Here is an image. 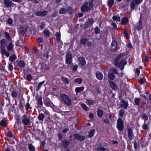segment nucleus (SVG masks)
Masks as SVG:
<instances>
[{"label":"nucleus","mask_w":151,"mask_h":151,"mask_svg":"<svg viewBox=\"0 0 151 151\" xmlns=\"http://www.w3.org/2000/svg\"><path fill=\"white\" fill-rule=\"evenodd\" d=\"M59 100L61 103H64L68 106L71 105V99L69 97L65 94H61L60 95Z\"/></svg>","instance_id":"nucleus-1"},{"label":"nucleus","mask_w":151,"mask_h":151,"mask_svg":"<svg viewBox=\"0 0 151 151\" xmlns=\"http://www.w3.org/2000/svg\"><path fill=\"white\" fill-rule=\"evenodd\" d=\"M114 63L116 67H119L121 69L123 70L124 65L126 64L127 62L125 60L120 61L119 58H117L114 61Z\"/></svg>","instance_id":"nucleus-2"},{"label":"nucleus","mask_w":151,"mask_h":151,"mask_svg":"<svg viewBox=\"0 0 151 151\" xmlns=\"http://www.w3.org/2000/svg\"><path fill=\"white\" fill-rule=\"evenodd\" d=\"M93 2L89 0L88 2H86L81 7V9H91L93 6Z\"/></svg>","instance_id":"nucleus-3"},{"label":"nucleus","mask_w":151,"mask_h":151,"mask_svg":"<svg viewBox=\"0 0 151 151\" xmlns=\"http://www.w3.org/2000/svg\"><path fill=\"white\" fill-rule=\"evenodd\" d=\"M143 0H132L130 4L131 9H135L142 2Z\"/></svg>","instance_id":"nucleus-4"},{"label":"nucleus","mask_w":151,"mask_h":151,"mask_svg":"<svg viewBox=\"0 0 151 151\" xmlns=\"http://www.w3.org/2000/svg\"><path fill=\"white\" fill-rule=\"evenodd\" d=\"M116 127L119 131H122L124 129V123L122 120L120 118H119L117 120Z\"/></svg>","instance_id":"nucleus-5"},{"label":"nucleus","mask_w":151,"mask_h":151,"mask_svg":"<svg viewBox=\"0 0 151 151\" xmlns=\"http://www.w3.org/2000/svg\"><path fill=\"white\" fill-rule=\"evenodd\" d=\"M22 123L24 125H27L30 123V119L29 118L24 115L22 116Z\"/></svg>","instance_id":"nucleus-6"},{"label":"nucleus","mask_w":151,"mask_h":151,"mask_svg":"<svg viewBox=\"0 0 151 151\" xmlns=\"http://www.w3.org/2000/svg\"><path fill=\"white\" fill-rule=\"evenodd\" d=\"M117 46V43L116 41H112L110 47L111 49L112 52H114L116 51Z\"/></svg>","instance_id":"nucleus-7"},{"label":"nucleus","mask_w":151,"mask_h":151,"mask_svg":"<svg viewBox=\"0 0 151 151\" xmlns=\"http://www.w3.org/2000/svg\"><path fill=\"white\" fill-rule=\"evenodd\" d=\"M72 56L70 53H68L66 55V63L68 64H70L71 62Z\"/></svg>","instance_id":"nucleus-8"},{"label":"nucleus","mask_w":151,"mask_h":151,"mask_svg":"<svg viewBox=\"0 0 151 151\" xmlns=\"http://www.w3.org/2000/svg\"><path fill=\"white\" fill-rule=\"evenodd\" d=\"M93 23V20L92 18L89 19L85 23L84 25V28H87L90 25L92 24Z\"/></svg>","instance_id":"nucleus-9"},{"label":"nucleus","mask_w":151,"mask_h":151,"mask_svg":"<svg viewBox=\"0 0 151 151\" xmlns=\"http://www.w3.org/2000/svg\"><path fill=\"white\" fill-rule=\"evenodd\" d=\"M27 27L26 26H22L19 29L20 32L22 35L24 34L26 32Z\"/></svg>","instance_id":"nucleus-10"},{"label":"nucleus","mask_w":151,"mask_h":151,"mask_svg":"<svg viewBox=\"0 0 151 151\" xmlns=\"http://www.w3.org/2000/svg\"><path fill=\"white\" fill-rule=\"evenodd\" d=\"M109 84L110 87L113 90H116L117 88V85L113 81H109Z\"/></svg>","instance_id":"nucleus-11"},{"label":"nucleus","mask_w":151,"mask_h":151,"mask_svg":"<svg viewBox=\"0 0 151 151\" xmlns=\"http://www.w3.org/2000/svg\"><path fill=\"white\" fill-rule=\"evenodd\" d=\"M80 43L87 46H90L91 45V42H88V40L86 39H82L81 40Z\"/></svg>","instance_id":"nucleus-12"},{"label":"nucleus","mask_w":151,"mask_h":151,"mask_svg":"<svg viewBox=\"0 0 151 151\" xmlns=\"http://www.w3.org/2000/svg\"><path fill=\"white\" fill-rule=\"evenodd\" d=\"M74 136L76 139L79 141L84 140L85 138L84 136H81L78 134H75Z\"/></svg>","instance_id":"nucleus-13"},{"label":"nucleus","mask_w":151,"mask_h":151,"mask_svg":"<svg viewBox=\"0 0 151 151\" xmlns=\"http://www.w3.org/2000/svg\"><path fill=\"white\" fill-rule=\"evenodd\" d=\"M79 64L82 66L85 65L86 64L85 59L83 57H80L79 58Z\"/></svg>","instance_id":"nucleus-14"},{"label":"nucleus","mask_w":151,"mask_h":151,"mask_svg":"<svg viewBox=\"0 0 151 151\" xmlns=\"http://www.w3.org/2000/svg\"><path fill=\"white\" fill-rule=\"evenodd\" d=\"M128 137L129 139H131L134 136V134L132 132V130L131 129H128Z\"/></svg>","instance_id":"nucleus-15"},{"label":"nucleus","mask_w":151,"mask_h":151,"mask_svg":"<svg viewBox=\"0 0 151 151\" xmlns=\"http://www.w3.org/2000/svg\"><path fill=\"white\" fill-rule=\"evenodd\" d=\"M47 14V12L45 11H43L42 12L39 11L37 12L36 13V14L37 16H43L46 15Z\"/></svg>","instance_id":"nucleus-16"},{"label":"nucleus","mask_w":151,"mask_h":151,"mask_svg":"<svg viewBox=\"0 0 151 151\" xmlns=\"http://www.w3.org/2000/svg\"><path fill=\"white\" fill-rule=\"evenodd\" d=\"M142 21L140 17L138 23V25L137 26V29L139 30H141L143 28V26L142 24Z\"/></svg>","instance_id":"nucleus-17"},{"label":"nucleus","mask_w":151,"mask_h":151,"mask_svg":"<svg viewBox=\"0 0 151 151\" xmlns=\"http://www.w3.org/2000/svg\"><path fill=\"white\" fill-rule=\"evenodd\" d=\"M96 76L97 78L99 80H102L103 78V76L102 74L99 71L96 73Z\"/></svg>","instance_id":"nucleus-18"},{"label":"nucleus","mask_w":151,"mask_h":151,"mask_svg":"<svg viewBox=\"0 0 151 151\" xmlns=\"http://www.w3.org/2000/svg\"><path fill=\"white\" fill-rule=\"evenodd\" d=\"M1 53L3 55H5L6 57L9 56L10 54L9 52L6 51L4 49H2L1 50Z\"/></svg>","instance_id":"nucleus-19"},{"label":"nucleus","mask_w":151,"mask_h":151,"mask_svg":"<svg viewBox=\"0 0 151 151\" xmlns=\"http://www.w3.org/2000/svg\"><path fill=\"white\" fill-rule=\"evenodd\" d=\"M4 4L8 7L11 6L12 5V2L9 0H4Z\"/></svg>","instance_id":"nucleus-20"},{"label":"nucleus","mask_w":151,"mask_h":151,"mask_svg":"<svg viewBox=\"0 0 151 151\" xmlns=\"http://www.w3.org/2000/svg\"><path fill=\"white\" fill-rule=\"evenodd\" d=\"M128 104L124 100L122 101L121 106L122 107L124 108L125 109H126L128 106Z\"/></svg>","instance_id":"nucleus-21"},{"label":"nucleus","mask_w":151,"mask_h":151,"mask_svg":"<svg viewBox=\"0 0 151 151\" xmlns=\"http://www.w3.org/2000/svg\"><path fill=\"white\" fill-rule=\"evenodd\" d=\"M1 46L2 47H4L6 46L7 45L6 41L5 39H2L0 42Z\"/></svg>","instance_id":"nucleus-22"},{"label":"nucleus","mask_w":151,"mask_h":151,"mask_svg":"<svg viewBox=\"0 0 151 151\" xmlns=\"http://www.w3.org/2000/svg\"><path fill=\"white\" fill-rule=\"evenodd\" d=\"M84 89V87L83 86L77 87L75 89V91L76 93H80L83 91Z\"/></svg>","instance_id":"nucleus-23"},{"label":"nucleus","mask_w":151,"mask_h":151,"mask_svg":"<svg viewBox=\"0 0 151 151\" xmlns=\"http://www.w3.org/2000/svg\"><path fill=\"white\" fill-rule=\"evenodd\" d=\"M86 102L87 104L89 105H91L94 104L95 102V101L92 100L88 99L86 100Z\"/></svg>","instance_id":"nucleus-24"},{"label":"nucleus","mask_w":151,"mask_h":151,"mask_svg":"<svg viewBox=\"0 0 151 151\" xmlns=\"http://www.w3.org/2000/svg\"><path fill=\"white\" fill-rule=\"evenodd\" d=\"M128 21V19L126 17H124L122 21V24L123 25L126 24Z\"/></svg>","instance_id":"nucleus-25"},{"label":"nucleus","mask_w":151,"mask_h":151,"mask_svg":"<svg viewBox=\"0 0 151 151\" xmlns=\"http://www.w3.org/2000/svg\"><path fill=\"white\" fill-rule=\"evenodd\" d=\"M17 58V57L15 55H13L9 57V59L10 61L13 62Z\"/></svg>","instance_id":"nucleus-26"},{"label":"nucleus","mask_w":151,"mask_h":151,"mask_svg":"<svg viewBox=\"0 0 151 151\" xmlns=\"http://www.w3.org/2000/svg\"><path fill=\"white\" fill-rule=\"evenodd\" d=\"M108 77L110 79L113 80L114 79V76L113 73L109 72L108 73Z\"/></svg>","instance_id":"nucleus-27"},{"label":"nucleus","mask_w":151,"mask_h":151,"mask_svg":"<svg viewBox=\"0 0 151 151\" xmlns=\"http://www.w3.org/2000/svg\"><path fill=\"white\" fill-rule=\"evenodd\" d=\"M45 118L44 115L42 114H39L38 117V119L40 121H42Z\"/></svg>","instance_id":"nucleus-28"},{"label":"nucleus","mask_w":151,"mask_h":151,"mask_svg":"<svg viewBox=\"0 0 151 151\" xmlns=\"http://www.w3.org/2000/svg\"><path fill=\"white\" fill-rule=\"evenodd\" d=\"M24 65L25 63L24 61H19L18 64V66L20 68L23 67L24 66Z\"/></svg>","instance_id":"nucleus-29"},{"label":"nucleus","mask_w":151,"mask_h":151,"mask_svg":"<svg viewBox=\"0 0 151 151\" xmlns=\"http://www.w3.org/2000/svg\"><path fill=\"white\" fill-rule=\"evenodd\" d=\"M82 107L83 109L86 111H87L88 110L89 108H88L86 106V105L84 103H81L80 104Z\"/></svg>","instance_id":"nucleus-30"},{"label":"nucleus","mask_w":151,"mask_h":151,"mask_svg":"<svg viewBox=\"0 0 151 151\" xmlns=\"http://www.w3.org/2000/svg\"><path fill=\"white\" fill-rule=\"evenodd\" d=\"M114 4V0H108V5L110 7H111Z\"/></svg>","instance_id":"nucleus-31"},{"label":"nucleus","mask_w":151,"mask_h":151,"mask_svg":"<svg viewBox=\"0 0 151 151\" xmlns=\"http://www.w3.org/2000/svg\"><path fill=\"white\" fill-rule=\"evenodd\" d=\"M13 48V46L12 42L10 43L7 46V49L9 51L12 50Z\"/></svg>","instance_id":"nucleus-32"},{"label":"nucleus","mask_w":151,"mask_h":151,"mask_svg":"<svg viewBox=\"0 0 151 151\" xmlns=\"http://www.w3.org/2000/svg\"><path fill=\"white\" fill-rule=\"evenodd\" d=\"M134 101L136 104L138 106L141 103V101L138 98H136L134 100Z\"/></svg>","instance_id":"nucleus-33"},{"label":"nucleus","mask_w":151,"mask_h":151,"mask_svg":"<svg viewBox=\"0 0 151 151\" xmlns=\"http://www.w3.org/2000/svg\"><path fill=\"white\" fill-rule=\"evenodd\" d=\"M97 114L99 117H101L103 114V111L102 110H98L97 111Z\"/></svg>","instance_id":"nucleus-34"},{"label":"nucleus","mask_w":151,"mask_h":151,"mask_svg":"<svg viewBox=\"0 0 151 151\" xmlns=\"http://www.w3.org/2000/svg\"><path fill=\"white\" fill-rule=\"evenodd\" d=\"M63 145L65 147H67L69 145V142L68 141L65 140L63 141Z\"/></svg>","instance_id":"nucleus-35"},{"label":"nucleus","mask_w":151,"mask_h":151,"mask_svg":"<svg viewBox=\"0 0 151 151\" xmlns=\"http://www.w3.org/2000/svg\"><path fill=\"white\" fill-rule=\"evenodd\" d=\"M28 147L29 150L31 151H34L35 150V147L31 144H29Z\"/></svg>","instance_id":"nucleus-36"},{"label":"nucleus","mask_w":151,"mask_h":151,"mask_svg":"<svg viewBox=\"0 0 151 151\" xmlns=\"http://www.w3.org/2000/svg\"><path fill=\"white\" fill-rule=\"evenodd\" d=\"M124 110L123 109H122L120 110L119 112V114L121 117H122L125 114Z\"/></svg>","instance_id":"nucleus-37"},{"label":"nucleus","mask_w":151,"mask_h":151,"mask_svg":"<svg viewBox=\"0 0 151 151\" xmlns=\"http://www.w3.org/2000/svg\"><path fill=\"white\" fill-rule=\"evenodd\" d=\"M44 34L46 37H49L50 36V33L49 31L47 29H45L44 30Z\"/></svg>","instance_id":"nucleus-38"},{"label":"nucleus","mask_w":151,"mask_h":151,"mask_svg":"<svg viewBox=\"0 0 151 151\" xmlns=\"http://www.w3.org/2000/svg\"><path fill=\"white\" fill-rule=\"evenodd\" d=\"M95 132V130L94 129L91 130L89 132L88 137H91L94 135V133Z\"/></svg>","instance_id":"nucleus-39"},{"label":"nucleus","mask_w":151,"mask_h":151,"mask_svg":"<svg viewBox=\"0 0 151 151\" xmlns=\"http://www.w3.org/2000/svg\"><path fill=\"white\" fill-rule=\"evenodd\" d=\"M112 18L114 20L116 21L119 22L120 20V17L115 16H114L112 17Z\"/></svg>","instance_id":"nucleus-40"},{"label":"nucleus","mask_w":151,"mask_h":151,"mask_svg":"<svg viewBox=\"0 0 151 151\" xmlns=\"http://www.w3.org/2000/svg\"><path fill=\"white\" fill-rule=\"evenodd\" d=\"M74 81L75 82L78 83V84H81L82 82V80L81 78H78L74 80Z\"/></svg>","instance_id":"nucleus-41"},{"label":"nucleus","mask_w":151,"mask_h":151,"mask_svg":"<svg viewBox=\"0 0 151 151\" xmlns=\"http://www.w3.org/2000/svg\"><path fill=\"white\" fill-rule=\"evenodd\" d=\"M1 125L5 127L6 126V122L5 120L3 119L0 122Z\"/></svg>","instance_id":"nucleus-42"},{"label":"nucleus","mask_w":151,"mask_h":151,"mask_svg":"<svg viewBox=\"0 0 151 151\" xmlns=\"http://www.w3.org/2000/svg\"><path fill=\"white\" fill-rule=\"evenodd\" d=\"M61 79L63 81L65 82L66 83L68 84L69 83V81L67 78L64 77H62Z\"/></svg>","instance_id":"nucleus-43"},{"label":"nucleus","mask_w":151,"mask_h":151,"mask_svg":"<svg viewBox=\"0 0 151 151\" xmlns=\"http://www.w3.org/2000/svg\"><path fill=\"white\" fill-rule=\"evenodd\" d=\"M45 104L47 106H50L51 105V104L50 101H46L45 102Z\"/></svg>","instance_id":"nucleus-44"},{"label":"nucleus","mask_w":151,"mask_h":151,"mask_svg":"<svg viewBox=\"0 0 151 151\" xmlns=\"http://www.w3.org/2000/svg\"><path fill=\"white\" fill-rule=\"evenodd\" d=\"M4 35L8 39H10V36L9 34L7 32H5L4 33Z\"/></svg>","instance_id":"nucleus-45"},{"label":"nucleus","mask_w":151,"mask_h":151,"mask_svg":"<svg viewBox=\"0 0 151 151\" xmlns=\"http://www.w3.org/2000/svg\"><path fill=\"white\" fill-rule=\"evenodd\" d=\"M26 109L27 110H28L30 109H31L30 107V105L29 103H27L26 104Z\"/></svg>","instance_id":"nucleus-46"},{"label":"nucleus","mask_w":151,"mask_h":151,"mask_svg":"<svg viewBox=\"0 0 151 151\" xmlns=\"http://www.w3.org/2000/svg\"><path fill=\"white\" fill-rule=\"evenodd\" d=\"M55 36L59 40L60 36V32H57L55 34Z\"/></svg>","instance_id":"nucleus-47"},{"label":"nucleus","mask_w":151,"mask_h":151,"mask_svg":"<svg viewBox=\"0 0 151 151\" xmlns=\"http://www.w3.org/2000/svg\"><path fill=\"white\" fill-rule=\"evenodd\" d=\"M27 80L29 81H30L32 80V77L30 74H28L27 76Z\"/></svg>","instance_id":"nucleus-48"},{"label":"nucleus","mask_w":151,"mask_h":151,"mask_svg":"<svg viewBox=\"0 0 151 151\" xmlns=\"http://www.w3.org/2000/svg\"><path fill=\"white\" fill-rule=\"evenodd\" d=\"M12 96L13 97H16L17 96V93L15 91H13L12 93Z\"/></svg>","instance_id":"nucleus-49"},{"label":"nucleus","mask_w":151,"mask_h":151,"mask_svg":"<svg viewBox=\"0 0 151 151\" xmlns=\"http://www.w3.org/2000/svg\"><path fill=\"white\" fill-rule=\"evenodd\" d=\"M95 32L96 34H97L99 33L100 32V29L98 27H96L95 28Z\"/></svg>","instance_id":"nucleus-50"},{"label":"nucleus","mask_w":151,"mask_h":151,"mask_svg":"<svg viewBox=\"0 0 151 151\" xmlns=\"http://www.w3.org/2000/svg\"><path fill=\"white\" fill-rule=\"evenodd\" d=\"M78 66L77 65H74L73 68H72V70L73 71H76L77 70V69H78Z\"/></svg>","instance_id":"nucleus-51"},{"label":"nucleus","mask_w":151,"mask_h":151,"mask_svg":"<svg viewBox=\"0 0 151 151\" xmlns=\"http://www.w3.org/2000/svg\"><path fill=\"white\" fill-rule=\"evenodd\" d=\"M124 35L126 36L127 39L128 40L129 39V36L128 35V34L127 32L126 31H124Z\"/></svg>","instance_id":"nucleus-52"},{"label":"nucleus","mask_w":151,"mask_h":151,"mask_svg":"<svg viewBox=\"0 0 151 151\" xmlns=\"http://www.w3.org/2000/svg\"><path fill=\"white\" fill-rule=\"evenodd\" d=\"M13 66L12 63L10 64L9 65V69L10 70H12L13 69Z\"/></svg>","instance_id":"nucleus-53"},{"label":"nucleus","mask_w":151,"mask_h":151,"mask_svg":"<svg viewBox=\"0 0 151 151\" xmlns=\"http://www.w3.org/2000/svg\"><path fill=\"white\" fill-rule=\"evenodd\" d=\"M7 135L10 137H12L13 136V134L11 132H8L7 133Z\"/></svg>","instance_id":"nucleus-54"},{"label":"nucleus","mask_w":151,"mask_h":151,"mask_svg":"<svg viewBox=\"0 0 151 151\" xmlns=\"http://www.w3.org/2000/svg\"><path fill=\"white\" fill-rule=\"evenodd\" d=\"M7 22L9 24H11L12 23L13 20L9 18L7 20Z\"/></svg>","instance_id":"nucleus-55"},{"label":"nucleus","mask_w":151,"mask_h":151,"mask_svg":"<svg viewBox=\"0 0 151 151\" xmlns=\"http://www.w3.org/2000/svg\"><path fill=\"white\" fill-rule=\"evenodd\" d=\"M142 117L143 119L145 121H146L148 119V117L146 115H143L142 116Z\"/></svg>","instance_id":"nucleus-56"},{"label":"nucleus","mask_w":151,"mask_h":151,"mask_svg":"<svg viewBox=\"0 0 151 151\" xmlns=\"http://www.w3.org/2000/svg\"><path fill=\"white\" fill-rule=\"evenodd\" d=\"M135 73L137 74V76H139L140 73V70L138 68H137L136 69Z\"/></svg>","instance_id":"nucleus-57"},{"label":"nucleus","mask_w":151,"mask_h":151,"mask_svg":"<svg viewBox=\"0 0 151 151\" xmlns=\"http://www.w3.org/2000/svg\"><path fill=\"white\" fill-rule=\"evenodd\" d=\"M148 127V126L146 124H144L143 125V129L146 130Z\"/></svg>","instance_id":"nucleus-58"},{"label":"nucleus","mask_w":151,"mask_h":151,"mask_svg":"<svg viewBox=\"0 0 151 151\" xmlns=\"http://www.w3.org/2000/svg\"><path fill=\"white\" fill-rule=\"evenodd\" d=\"M37 101L38 103L42 105V102L41 98H39L37 100Z\"/></svg>","instance_id":"nucleus-59"},{"label":"nucleus","mask_w":151,"mask_h":151,"mask_svg":"<svg viewBox=\"0 0 151 151\" xmlns=\"http://www.w3.org/2000/svg\"><path fill=\"white\" fill-rule=\"evenodd\" d=\"M12 1L14 2H16L18 3H19L20 2H22L23 0H11Z\"/></svg>","instance_id":"nucleus-60"},{"label":"nucleus","mask_w":151,"mask_h":151,"mask_svg":"<svg viewBox=\"0 0 151 151\" xmlns=\"http://www.w3.org/2000/svg\"><path fill=\"white\" fill-rule=\"evenodd\" d=\"M139 81V82L141 84H143L144 83V80L142 78L140 79Z\"/></svg>","instance_id":"nucleus-61"},{"label":"nucleus","mask_w":151,"mask_h":151,"mask_svg":"<svg viewBox=\"0 0 151 151\" xmlns=\"http://www.w3.org/2000/svg\"><path fill=\"white\" fill-rule=\"evenodd\" d=\"M37 40L39 43H41L42 41V39L41 37H39L37 39Z\"/></svg>","instance_id":"nucleus-62"},{"label":"nucleus","mask_w":151,"mask_h":151,"mask_svg":"<svg viewBox=\"0 0 151 151\" xmlns=\"http://www.w3.org/2000/svg\"><path fill=\"white\" fill-rule=\"evenodd\" d=\"M109 117L110 119H111L114 116V115L112 114H109Z\"/></svg>","instance_id":"nucleus-63"},{"label":"nucleus","mask_w":151,"mask_h":151,"mask_svg":"<svg viewBox=\"0 0 151 151\" xmlns=\"http://www.w3.org/2000/svg\"><path fill=\"white\" fill-rule=\"evenodd\" d=\"M68 129H69L68 128L64 129L63 130V133H65L68 131Z\"/></svg>","instance_id":"nucleus-64"}]
</instances>
